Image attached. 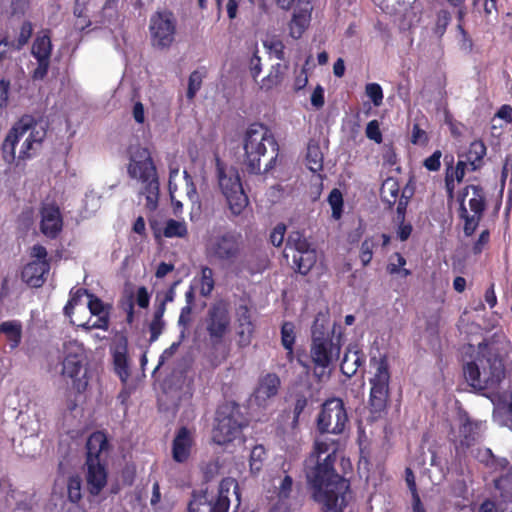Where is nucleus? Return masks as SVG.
<instances>
[{
	"instance_id": "f03ea898",
	"label": "nucleus",
	"mask_w": 512,
	"mask_h": 512,
	"mask_svg": "<svg viewBox=\"0 0 512 512\" xmlns=\"http://www.w3.org/2000/svg\"><path fill=\"white\" fill-rule=\"evenodd\" d=\"M509 342L489 341L480 343L476 361L463 366L466 382L477 390H496L506 376L505 357Z\"/></svg>"
},
{
	"instance_id": "603ef678",
	"label": "nucleus",
	"mask_w": 512,
	"mask_h": 512,
	"mask_svg": "<svg viewBox=\"0 0 512 512\" xmlns=\"http://www.w3.org/2000/svg\"><path fill=\"white\" fill-rule=\"evenodd\" d=\"M264 47L273 54L278 60L285 59V45L282 40L272 37L269 40L264 41Z\"/></svg>"
},
{
	"instance_id": "20e7f679",
	"label": "nucleus",
	"mask_w": 512,
	"mask_h": 512,
	"mask_svg": "<svg viewBox=\"0 0 512 512\" xmlns=\"http://www.w3.org/2000/svg\"><path fill=\"white\" fill-rule=\"evenodd\" d=\"M343 344L342 327L330 324L329 315L319 312L311 328L310 355L315 368H328L338 360Z\"/></svg>"
},
{
	"instance_id": "a19ab883",
	"label": "nucleus",
	"mask_w": 512,
	"mask_h": 512,
	"mask_svg": "<svg viewBox=\"0 0 512 512\" xmlns=\"http://www.w3.org/2000/svg\"><path fill=\"white\" fill-rule=\"evenodd\" d=\"M291 397L293 398V404H292V413H293V419H292V427H296L299 423L300 415L303 413L305 408L308 405V398L305 395L304 392L296 391L294 392Z\"/></svg>"
},
{
	"instance_id": "2eb2a0df",
	"label": "nucleus",
	"mask_w": 512,
	"mask_h": 512,
	"mask_svg": "<svg viewBox=\"0 0 512 512\" xmlns=\"http://www.w3.org/2000/svg\"><path fill=\"white\" fill-rule=\"evenodd\" d=\"M150 34L154 46L170 47L176 32V20L170 11H158L150 18Z\"/></svg>"
},
{
	"instance_id": "c85d7f7f",
	"label": "nucleus",
	"mask_w": 512,
	"mask_h": 512,
	"mask_svg": "<svg viewBox=\"0 0 512 512\" xmlns=\"http://www.w3.org/2000/svg\"><path fill=\"white\" fill-rule=\"evenodd\" d=\"M408 203L409 198L402 196L398 202V206L396 207V220L398 222L397 237L401 241L408 240L413 231L411 223L405 222V215Z\"/></svg>"
},
{
	"instance_id": "09e8293b",
	"label": "nucleus",
	"mask_w": 512,
	"mask_h": 512,
	"mask_svg": "<svg viewBox=\"0 0 512 512\" xmlns=\"http://www.w3.org/2000/svg\"><path fill=\"white\" fill-rule=\"evenodd\" d=\"M328 203L332 209V218L339 220L343 213V196L340 190L334 188L328 195Z\"/></svg>"
},
{
	"instance_id": "49530a36",
	"label": "nucleus",
	"mask_w": 512,
	"mask_h": 512,
	"mask_svg": "<svg viewBox=\"0 0 512 512\" xmlns=\"http://www.w3.org/2000/svg\"><path fill=\"white\" fill-rule=\"evenodd\" d=\"M33 34V25L30 21H24L20 26V31L18 37L15 41H11L14 45V50H21L24 46H26L32 37Z\"/></svg>"
},
{
	"instance_id": "9b49d317",
	"label": "nucleus",
	"mask_w": 512,
	"mask_h": 512,
	"mask_svg": "<svg viewBox=\"0 0 512 512\" xmlns=\"http://www.w3.org/2000/svg\"><path fill=\"white\" fill-rule=\"evenodd\" d=\"M290 255L292 268L301 275H307L317 261L316 250L299 231H293L288 236L284 256L288 258Z\"/></svg>"
},
{
	"instance_id": "0e129e2a",
	"label": "nucleus",
	"mask_w": 512,
	"mask_h": 512,
	"mask_svg": "<svg viewBox=\"0 0 512 512\" xmlns=\"http://www.w3.org/2000/svg\"><path fill=\"white\" fill-rule=\"evenodd\" d=\"M164 326H165L164 320H157V319L152 318V320L149 324V332H150L149 341L151 343L155 342L159 338V336L162 334Z\"/></svg>"
},
{
	"instance_id": "39448f33",
	"label": "nucleus",
	"mask_w": 512,
	"mask_h": 512,
	"mask_svg": "<svg viewBox=\"0 0 512 512\" xmlns=\"http://www.w3.org/2000/svg\"><path fill=\"white\" fill-rule=\"evenodd\" d=\"M128 153L127 173L131 179L142 184L140 193L146 198V208L154 211L158 207L160 183L151 152L147 147L131 145Z\"/></svg>"
},
{
	"instance_id": "69168bd1",
	"label": "nucleus",
	"mask_w": 512,
	"mask_h": 512,
	"mask_svg": "<svg viewBox=\"0 0 512 512\" xmlns=\"http://www.w3.org/2000/svg\"><path fill=\"white\" fill-rule=\"evenodd\" d=\"M286 227L283 224H278L270 234V242L275 247H280L284 241Z\"/></svg>"
},
{
	"instance_id": "4be33fe9",
	"label": "nucleus",
	"mask_w": 512,
	"mask_h": 512,
	"mask_svg": "<svg viewBox=\"0 0 512 512\" xmlns=\"http://www.w3.org/2000/svg\"><path fill=\"white\" fill-rule=\"evenodd\" d=\"M109 447L106 434L102 431L93 432L86 442V461L91 462H106L105 453Z\"/></svg>"
},
{
	"instance_id": "cd10ccee",
	"label": "nucleus",
	"mask_w": 512,
	"mask_h": 512,
	"mask_svg": "<svg viewBox=\"0 0 512 512\" xmlns=\"http://www.w3.org/2000/svg\"><path fill=\"white\" fill-rule=\"evenodd\" d=\"M51 31L49 29L42 30L40 34L35 38L31 54L35 59H48L51 58L52 43H51Z\"/></svg>"
},
{
	"instance_id": "680f3d73",
	"label": "nucleus",
	"mask_w": 512,
	"mask_h": 512,
	"mask_svg": "<svg viewBox=\"0 0 512 512\" xmlns=\"http://www.w3.org/2000/svg\"><path fill=\"white\" fill-rule=\"evenodd\" d=\"M37 67L32 72L33 80H43L48 73L50 60L48 59H36Z\"/></svg>"
},
{
	"instance_id": "58836bf2",
	"label": "nucleus",
	"mask_w": 512,
	"mask_h": 512,
	"mask_svg": "<svg viewBox=\"0 0 512 512\" xmlns=\"http://www.w3.org/2000/svg\"><path fill=\"white\" fill-rule=\"evenodd\" d=\"M473 197L469 200L471 211L477 216H483L486 209V197L483 187L480 185H472Z\"/></svg>"
},
{
	"instance_id": "1a4fd4ad",
	"label": "nucleus",
	"mask_w": 512,
	"mask_h": 512,
	"mask_svg": "<svg viewBox=\"0 0 512 512\" xmlns=\"http://www.w3.org/2000/svg\"><path fill=\"white\" fill-rule=\"evenodd\" d=\"M215 166L219 188L227 201L231 213L238 216L249 203L240 175L237 169L227 167L219 156L215 157Z\"/></svg>"
},
{
	"instance_id": "c9c22d12",
	"label": "nucleus",
	"mask_w": 512,
	"mask_h": 512,
	"mask_svg": "<svg viewBox=\"0 0 512 512\" xmlns=\"http://www.w3.org/2000/svg\"><path fill=\"white\" fill-rule=\"evenodd\" d=\"M237 321L239 325L238 334L241 339L247 335V341H250V337L254 331V325L251 320L250 310L246 305H240L237 310Z\"/></svg>"
},
{
	"instance_id": "473e14b6",
	"label": "nucleus",
	"mask_w": 512,
	"mask_h": 512,
	"mask_svg": "<svg viewBox=\"0 0 512 512\" xmlns=\"http://www.w3.org/2000/svg\"><path fill=\"white\" fill-rule=\"evenodd\" d=\"M323 153L320 144L315 139H310L307 145L306 161L310 171L316 173L323 169Z\"/></svg>"
},
{
	"instance_id": "37998d69",
	"label": "nucleus",
	"mask_w": 512,
	"mask_h": 512,
	"mask_svg": "<svg viewBox=\"0 0 512 512\" xmlns=\"http://www.w3.org/2000/svg\"><path fill=\"white\" fill-rule=\"evenodd\" d=\"M91 294L86 288H72L69 293V300L63 308L64 315L71 318L75 306L79 304L83 296Z\"/></svg>"
},
{
	"instance_id": "5fc2aeb1",
	"label": "nucleus",
	"mask_w": 512,
	"mask_h": 512,
	"mask_svg": "<svg viewBox=\"0 0 512 512\" xmlns=\"http://www.w3.org/2000/svg\"><path fill=\"white\" fill-rule=\"evenodd\" d=\"M451 22V14L447 10H441L437 14V21L434 28V32L439 37H442L446 32L448 25Z\"/></svg>"
},
{
	"instance_id": "e433bc0d",
	"label": "nucleus",
	"mask_w": 512,
	"mask_h": 512,
	"mask_svg": "<svg viewBox=\"0 0 512 512\" xmlns=\"http://www.w3.org/2000/svg\"><path fill=\"white\" fill-rule=\"evenodd\" d=\"M207 76V70L205 67H200L189 75L188 78V88L186 92V97L189 101H192L197 92L202 87L203 79Z\"/></svg>"
},
{
	"instance_id": "6e6d98bb",
	"label": "nucleus",
	"mask_w": 512,
	"mask_h": 512,
	"mask_svg": "<svg viewBox=\"0 0 512 512\" xmlns=\"http://www.w3.org/2000/svg\"><path fill=\"white\" fill-rule=\"evenodd\" d=\"M365 92L375 106L382 104L383 90L378 83H368L365 87Z\"/></svg>"
},
{
	"instance_id": "4468645a",
	"label": "nucleus",
	"mask_w": 512,
	"mask_h": 512,
	"mask_svg": "<svg viewBox=\"0 0 512 512\" xmlns=\"http://www.w3.org/2000/svg\"><path fill=\"white\" fill-rule=\"evenodd\" d=\"M313 0H276V4L282 10H290L295 7L292 18L288 24L289 35L293 39H300L308 29L313 11Z\"/></svg>"
},
{
	"instance_id": "6ab92c4d",
	"label": "nucleus",
	"mask_w": 512,
	"mask_h": 512,
	"mask_svg": "<svg viewBox=\"0 0 512 512\" xmlns=\"http://www.w3.org/2000/svg\"><path fill=\"white\" fill-rule=\"evenodd\" d=\"M112 357L115 373L119 376L121 382L126 384L130 376L128 365V338L126 335L121 334L116 337L112 349Z\"/></svg>"
},
{
	"instance_id": "f8f14e48",
	"label": "nucleus",
	"mask_w": 512,
	"mask_h": 512,
	"mask_svg": "<svg viewBox=\"0 0 512 512\" xmlns=\"http://www.w3.org/2000/svg\"><path fill=\"white\" fill-rule=\"evenodd\" d=\"M349 421L345 404L340 398L327 399L321 406L317 417V429L320 433L341 434Z\"/></svg>"
},
{
	"instance_id": "a211bd4d",
	"label": "nucleus",
	"mask_w": 512,
	"mask_h": 512,
	"mask_svg": "<svg viewBox=\"0 0 512 512\" xmlns=\"http://www.w3.org/2000/svg\"><path fill=\"white\" fill-rule=\"evenodd\" d=\"M195 444V431L186 426H181L177 429L172 440V459L176 463H186L191 457Z\"/></svg>"
},
{
	"instance_id": "5701e85b",
	"label": "nucleus",
	"mask_w": 512,
	"mask_h": 512,
	"mask_svg": "<svg viewBox=\"0 0 512 512\" xmlns=\"http://www.w3.org/2000/svg\"><path fill=\"white\" fill-rule=\"evenodd\" d=\"M391 242V236L386 233L366 237L359 247V259L363 267H367L374 255V250L381 246L385 249Z\"/></svg>"
},
{
	"instance_id": "412c9836",
	"label": "nucleus",
	"mask_w": 512,
	"mask_h": 512,
	"mask_svg": "<svg viewBox=\"0 0 512 512\" xmlns=\"http://www.w3.org/2000/svg\"><path fill=\"white\" fill-rule=\"evenodd\" d=\"M50 270L49 261H31L21 271V279L28 286L39 288L45 283V275Z\"/></svg>"
},
{
	"instance_id": "f257e3e1",
	"label": "nucleus",
	"mask_w": 512,
	"mask_h": 512,
	"mask_svg": "<svg viewBox=\"0 0 512 512\" xmlns=\"http://www.w3.org/2000/svg\"><path fill=\"white\" fill-rule=\"evenodd\" d=\"M334 445L335 441L315 440L303 462L307 489L322 512H344L351 494L350 481L336 471L337 447H332Z\"/></svg>"
},
{
	"instance_id": "bf43d9fd",
	"label": "nucleus",
	"mask_w": 512,
	"mask_h": 512,
	"mask_svg": "<svg viewBox=\"0 0 512 512\" xmlns=\"http://www.w3.org/2000/svg\"><path fill=\"white\" fill-rule=\"evenodd\" d=\"M366 136L370 140L380 144L383 140L382 133L380 131L379 122L377 120H371L366 126Z\"/></svg>"
},
{
	"instance_id": "864d4df0",
	"label": "nucleus",
	"mask_w": 512,
	"mask_h": 512,
	"mask_svg": "<svg viewBox=\"0 0 512 512\" xmlns=\"http://www.w3.org/2000/svg\"><path fill=\"white\" fill-rule=\"evenodd\" d=\"M407 261L405 257L399 253H393L389 258V263L386 266V271L389 275H396L400 268L406 265Z\"/></svg>"
},
{
	"instance_id": "6e6552de",
	"label": "nucleus",
	"mask_w": 512,
	"mask_h": 512,
	"mask_svg": "<svg viewBox=\"0 0 512 512\" xmlns=\"http://www.w3.org/2000/svg\"><path fill=\"white\" fill-rule=\"evenodd\" d=\"M247 420L239 404L228 402L218 407L212 429V440L218 445H226L240 437Z\"/></svg>"
},
{
	"instance_id": "393cba45",
	"label": "nucleus",
	"mask_w": 512,
	"mask_h": 512,
	"mask_svg": "<svg viewBox=\"0 0 512 512\" xmlns=\"http://www.w3.org/2000/svg\"><path fill=\"white\" fill-rule=\"evenodd\" d=\"M62 229L60 210L56 206H48L42 210L41 231L44 235L55 238Z\"/></svg>"
},
{
	"instance_id": "7ed1b4c3",
	"label": "nucleus",
	"mask_w": 512,
	"mask_h": 512,
	"mask_svg": "<svg viewBox=\"0 0 512 512\" xmlns=\"http://www.w3.org/2000/svg\"><path fill=\"white\" fill-rule=\"evenodd\" d=\"M34 119L22 117L7 133L2 145V158L5 163L25 166V161L36 155L46 132L35 131Z\"/></svg>"
},
{
	"instance_id": "8fccbe9b",
	"label": "nucleus",
	"mask_w": 512,
	"mask_h": 512,
	"mask_svg": "<svg viewBox=\"0 0 512 512\" xmlns=\"http://www.w3.org/2000/svg\"><path fill=\"white\" fill-rule=\"evenodd\" d=\"M97 319L91 323L90 320L77 324L78 327L85 331H90L92 329H101L107 331L110 325V314L104 315H96Z\"/></svg>"
},
{
	"instance_id": "052dcab7",
	"label": "nucleus",
	"mask_w": 512,
	"mask_h": 512,
	"mask_svg": "<svg viewBox=\"0 0 512 512\" xmlns=\"http://www.w3.org/2000/svg\"><path fill=\"white\" fill-rule=\"evenodd\" d=\"M441 157L442 152L440 150H435L429 157H427L424 162L423 166L428 170L432 172H436L441 167Z\"/></svg>"
},
{
	"instance_id": "ea45409f",
	"label": "nucleus",
	"mask_w": 512,
	"mask_h": 512,
	"mask_svg": "<svg viewBox=\"0 0 512 512\" xmlns=\"http://www.w3.org/2000/svg\"><path fill=\"white\" fill-rule=\"evenodd\" d=\"M118 307L126 314V322L131 325L135 320L134 293L125 290L118 301Z\"/></svg>"
},
{
	"instance_id": "0eeeda50",
	"label": "nucleus",
	"mask_w": 512,
	"mask_h": 512,
	"mask_svg": "<svg viewBox=\"0 0 512 512\" xmlns=\"http://www.w3.org/2000/svg\"><path fill=\"white\" fill-rule=\"evenodd\" d=\"M372 375L369 378L370 393L368 405L370 413L380 418L386 413L390 399L391 371L387 355L370 358Z\"/></svg>"
},
{
	"instance_id": "f704fd0d",
	"label": "nucleus",
	"mask_w": 512,
	"mask_h": 512,
	"mask_svg": "<svg viewBox=\"0 0 512 512\" xmlns=\"http://www.w3.org/2000/svg\"><path fill=\"white\" fill-rule=\"evenodd\" d=\"M296 340L295 325L290 321L283 322L281 326V343L287 350V359L292 362L294 359V344Z\"/></svg>"
},
{
	"instance_id": "de8ad7c7",
	"label": "nucleus",
	"mask_w": 512,
	"mask_h": 512,
	"mask_svg": "<svg viewBox=\"0 0 512 512\" xmlns=\"http://www.w3.org/2000/svg\"><path fill=\"white\" fill-rule=\"evenodd\" d=\"M82 480L78 475H74L68 478L67 482V494L69 500L73 503V505H77V503L82 498Z\"/></svg>"
},
{
	"instance_id": "79ce46f5",
	"label": "nucleus",
	"mask_w": 512,
	"mask_h": 512,
	"mask_svg": "<svg viewBox=\"0 0 512 512\" xmlns=\"http://www.w3.org/2000/svg\"><path fill=\"white\" fill-rule=\"evenodd\" d=\"M188 234L187 226L184 222L169 219L163 229V235L166 238H184Z\"/></svg>"
},
{
	"instance_id": "a18cd8bd",
	"label": "nucleus",
	"mask_w": 512,
	"mask_h": 512,
	"mask_svg": "<svg viewBox=\"0 0 512 512\" xmlns=\"http://www.w3.org/2000/svg\"><path fill=\"white\" fill-rule=\"evenodd\" d=\"M459 213L460 217L464 220L463 232L465 236H472L479 226L482 217L475 214L469 215L466 207H461Z\"/></svg>"
},
{
	"instance_id": "4d7b16f0",
	"label": "nucleus",
	"mask_w": 512,
	"mask_h": 512,
	"mask_svg": "<svg viewBox=\"0 0 512 512\" xmlns=\"http://www.w3.org/2000/svg\"><path fill=\"white\" fill-rule=\"evenodd\" d=\"M410 141L412 144L420 146H425L429 142L427 132L418 123L413 124Z\"/></svg>"
},
{
	"instance_id": "338daca9",
	"label": "nucleus",
	"mask_w": 512,
	"mask_h": 512,
	"mask_svg": "<svg viewBox=\"0 0 512 512\" xmlns=\"http://www.w3.org/2000/svg\"><path fill=\"white\" fill-rule=\"evenodd\" d=\"M293 487V479L290 475H285V477L282 479L280 486H279V492L278 496L280 499H287L289 498Z\"/></svg>"
},
{
	"instance_id": "aec40b11",
	"label": "nucleus",
	"mask_w": 512,
	"mask_h": 512,
	"mask_svg": "<svg viewBox=\"0 0 512 512\" xmlns=\"http://www.w3.org/2000/svg\"><path fill=\"white\" fill-rule=\"evenodd\" d=\"M85 466L87 489L91 495L97 496L107 484L106 462L85 463Z\"/></svg>"
},
{
	"instance_id": "f3484780",
	"label": "nucleus",
	"mask_w": 512,
	"mask_h": 512,
	"mask_svg": "<svg viewBox=\"0 0 512 512\" xmlns=\"http://www.w3.org/2000/svg\"><path fill=\"white\" fill-rule=\"evenodd\" d=\"M62 376L71 379L72 389L83 394L88 387L86 372L83 371L82 355L69 353L62 363Z\"/></svg>"
},
{
	"instance_id": "4c0bfd02",
	"label": "nucleus",
	"mask_w": 512,
	"mask_h": 512,
	"mask_svg": "<svg viewBox=\"0 0 512 512\" xmlns=\"http://www.w3.org/2000/svg\"><path fill=\"white\" fill-rule=\"evenodd\" d=\"M197 281L200 285V295L203 297H209L215 287L213 270L208 266H202Z\"/></svg>"
},
{
	"instance_id": "c756f323",
	"label": "nucleus",
	"mask_w": 512,
	"mask_h": 512,
	"mask_svg": "<svg viewBox=\"0 0 512 512\" xmlns=\"http://www.w3.org/2000/svg\"><path fill=\"white\" fill-rule=\"evenodd\" d=\"M365 362V356L361 350L351 351L348 349L342 362L340 364L341 372L347 377H352L356 374L358 368L362 366Z\"/></svg>"
},
{
	"instance_id": "e2e57ef3",
	"label": "nucleus",
	"mask_w": 512,
	"mask_h": 512,
	"mask_svg": "<svg viewBox=\"0 0 512 512\" xmlns=\"http://www.w3.org/2000/svg\"><path fill=\"white\" fill-rule=\"evenodd\" d=\"M405 481H406V484L408 486V489L411 492L412 501H416V499L420 498V496H419V493H418V490H417V485H416V480H415L414 472H413V470L410 467H407L405 469Z\"/></svg>"
},
{
	"instance_id": "ddd939ff",
	"label": "nucleus",
	"mask_w": 512,
	"mask_h": 512,
	"mask_svg": "<svg viewBox=\"0 0 512 512\" xmlns=\"http://www.w3.org/2000/svg\"><path fill=\"white\" fill-rule=\"evenodd\" d=\"M240 249L239 236L231 231L213 233L205 244L206 256L221 262H231L236 259Z\"/></svg>"
},
{
	"instance_id": "dca6fc26",
	"label": "nucleus",
	"mask_w": 512,
	"mask_h": 512,
	"mask_svg": "<svg viewBox=\"0 0 512 512\" xmlns=\"http://www.w3.org/2000/svg\"><path fill=\"white\" fill-rule=\"evenodd\" d=\"M229 305L220 300L211 305L206 318V330L214 343H219L230 327Z\"/></svg>"
},
{
	"instance_id": "bb28decb",
	"label": "nucleus",
	"mask_w": 512,
	"mask_h": 512,
	"mask_svg": "<svg viewBox=\"0 0 512 512\" xmlns=\"http://www.w3.org/2000/svg\"><path fill=\"white\" fill-rule=\"evenodd\" d=\"M281 380L276 373H266L260 377L256 388V397L267 400L275 397L280 389Z\"/></svg>"
},
{
	"instance_id": "c03bdc74",
	"label": "nucleus",
	"mask_w": 512,
	"mask_h": 512,
	"mask_svg": "<svg viewBox=\"0 0 512 512\" xmlns=\"http://www.w3.org/2000/svg\"><path fill=\"white\" fill-rule=\"evenodd\" d=\"M266 456L264 446L256 445L252 448L249 459L251 473L256 474L262 469Z\"/></svg>"
},
{
	"instance_id": "9d476101",
	"label": "nucleus",
	"mask_w": 512,
	"mask_h": 512,
	"mask_svg": "<svg viewBox=\"0 0 512 512\" xmlns=\"http://www.w3.org/2000/svg\"><path fill=\"white\" fill-rule=\"evenodd\" d=\"M233 488L238 505L240 504L239 485L235 479L225 478L219 484L218 495L213 500L208 499L206 491H193L188 503V512H228L230 507L229 494Z\"/></svg>"
},
{
	"instance_id": "72a5a7b5",
	"label": "nucleus",
	"mask_w": 512,
	"mask_h": 512,
	"mask_svg": "<svg viewBox=\"0 0 512 512\" xmlns=\"http://www.w3.org/2000/svg\"><path fill=\"white\" fill-rule=\"evenodd\" d=\"M286 69L287 66L280 63L272 65L268 75L261 80L260 88L270 91L279 86L284 79Z\"/></svg>"
},
{
	"instance_id": "13d9d810",
	"label": "nucleus",
	"mask_w": 512,
	"mask_h": 512,
	"mask_svg": "<svg viewBox=\"0 0 512 512\" xmlns=\"http://www.w3.org/2000/svg\"><path fill=\"white\" fill-rule=\"evenodd\" d=\"M512 482L509 475L501 476L494 481L495 488L500 491L503 498L512 500V491L507 489L508 484Z\"/></svg>"
},
{
	"instance_id": "423d86ee",
	"label": "nucleus",
	"mask_w": 512,
	"mask_h": 512,
	"mask_svg": "<svg viewBox=\"0 0 512 512\" xmlns=\"http://www.w3.org/2000/svg\"><path fill=\"white\" fill-rule=\"evenodd\" d=\"M266 143L278 151V143L270 129L262 123L249 125L243 136V166L249 174L261 172V157L267 152Z\"/></svg>"
},
{
	"instance_id": "7c9ffc66",
	"label": "nucleus",
	"mask_w": 512,
	"mask_h": 512,
	"mask_svg": "<svg viewBox=\"0 0 512 512\" xmlns=\"http://www.w3.org/2000/svg\"><path fill=\"white\" fill-rule=\"evenodd\" d=\"M381 200L384 204L387 205L388 209H392L395 204L398 205L400 198L403 194L400 195V186L399 183L393 179H386L380 189Z\"/></svg>"
},
{
	"instance_id": "b1692460",
	"label": "nucleus",
	"mask_w": 512,
	"mask_h": 512,
	"mask_svg": "<svg viewBox=\"0 0 512 512\" xmlns=\"http://www.w3.org/2000/svg\"><path fill=\"white\" fill-rule=\"evenodd\" d=\"M481 425V421L472 420L466 412L460 415L459 447L468 449L473 446L479 435Z\"/></svg>"
},
{
	"instance_id": "3c124183",
	"label": "nucleus",
	"mask_w": 512,
	"mask_h": 512,
	"mask_svg": "<svg viewBox=\"0 0 512 512\" xmlns=\"http://www.w3.org/2000/svg\"><path fill=\"white\" fill-rule=\"evenodd\" d=\"M88 309L91 315H104L110 314V305H105L104 302L94 294H88Z\"/></svg>"
},
{
	"instance_id": "774afa93",
	"label": "nucleus",
	"mask_w": 512,
	"mask_h": 512,
	"mask_svg": "<svg viewBox=\"0 0 512 512\" xmlns=\"http://www.w3.org/2000/svg\"><path fill=\"white\" fill-rule=\"evenodd\" d=\"M82 394H78L76 391H74L72 389V385H70L67 390H66V393H65V398H66V408L68 411L70 412H73L77 406H78V401H79V396H81Z\"/></svg>"
},
{
	"instance_id": "a878e982",
	"label": "nucleus",
	"mask_w": 512,
	"mask_h": 512,
	"mask_svg": "<svg viewBox=\"0 0 512 512\" xmlns=\"http://www.w3.org/2000/svg\"><path fill=\"white\" fill-rule=\"evenodd\" d=\"M486 153L485 143L482 140H474L465 152L458 153V158H465L469 162V171L474 172L483 167Z\"/></svg>"
},
{
	"instance_id": "2f4dec72",
	"label": "nucleus",
	"mask_w": 512,
	"mask_h": 512,
	"mask_svg": "<svg viewBox=\"0 0 512 512\" xmlns=\"http://www.w3.org/2000/svg\"><path fill=\"white\" fill-rule=\"evenodd\" d=\"M4 334L11 350L16 349L22 340V325L20 321L10 320L0 324V334Z\"/></svg>"
}]
</instances>
